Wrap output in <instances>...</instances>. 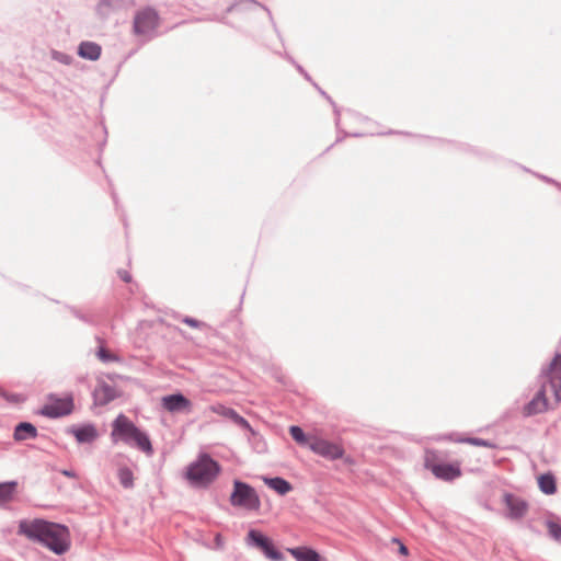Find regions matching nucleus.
<instances>
[{
    "mask_svg": "<svg viewBox=\"0 0 561 561\" xmlns=\"http://www.w3.org/2000/svg\"><path fill=\"white\" fill-rule=\"evenodd\" d=\"M18 534L25 536L31 541L41 543L58 556L68 552L71 546L68 527L45 519L21 520Z\"/></svg>",
    "mask_w": 561,
    "mask_h": 561,
    "instance_id": "nucleus-1",
    "label": "nucleus"
},
{
    "mask_svg": "<svg viewBox=\"0 0 561 561\" xmlns=\"http://www.w3.org/2000/svg\"><path fill=\"white\" fill-rule=\"evenodd\" d=\"M561 401V355H557L545 371V381L535 398L525 405L527 416L554 409Z\"/></svg>",
    "mask_w": 561,
    "mask_h": 561,
    "instance_id": "nucleus-2",
    "label": "nucleus"
},
{
    "mask_svg": "<svg viewBox=\"0 0 561 561\" xmlns=\"http://www.w3.org/2000/svg\"><path fill=\"white\" fill-rule=\"evenodd\" d=\"M111 437L114 443L122 442L147 456L153 455V447L148 434L137 427L125 414H119L113 421Z\"/></svg>",
    "mask_w": 561,
    "mask_h": 561,
    "instance_id": "nucleus-3",
    "label": "nucleus"
},
{
    "mask_svg": "<svg viewBox=\"0 0 561 561\" xmlns=\"http://www.w3.org/2000/svg\"><path fill=\"white\" fill-rule=\"evenodd\" d=\"M220 472V466L209 455L202 454L186 469V478L196 486H207Z\"/></svg>",
    "mask_w": 561,
    "mask_h": 561,
    "instance_id": "nucleus-4",
    "label": "nucleus"
},
{
    "mask_svg": "<svg viewBox=\"0 0 561 561\" xmlns=\"http://www.w3.org/2000/svg\"><path fill=\"white\" fill-rule=\"evenodd\" d=\"M424 465L437 479L444 481H453L461 476L459 461L438 462L435 450L427 449L425 451Z\"/></svg>",
    "mask_w": 561,
    "mask_h": 561,
    "instance_id": "nucleus-5",
    "label": "nucleus"
},
{
    "mask_svg": "<svg viewBox=\"0 0 561 561\" xmlns=\"http://www.w3.org/2000/svg\"><path fill=\"white\" fill-rule=\"evenodd\" d=\"M247 543L259 548L264 556L272 561H285L284 554L275 548L273 541L259 530H249Z\"/></svg>",
    "mask_w": 561,
    "mask_h": 561,
    "instance_id": "nucleus-6",
    "label": "nucleus"
},
{
    "mask_svg": "<svg viewBox=\"0 0 561 561\" xmlns=\"http://www.w3.org/2000/svg\"><path fill=\"white\" fill-rule=\"evenodd\" d=\"M72 396L64 398L50 397L49 401L42 408L41 414L48 417H61L70 414L73 411Z\"/></svg>",
    "mask_w": 561,
    "mask_h": 561,
    "instance_id": "nucleus-7",
    "label": "nucleus"
},
{
    "mask_svg": "<svg viewBox=\"0 0 561 561\" xmlns=\"http://www.w3.org/2000/svg\"><path fill=\"white\" fill-rule=\"evenodd\" d=\"M159 18L153 9L147 8L138 11L134 19V32L144 35L158 26Z\"/></svg>",
    "mask_w": 561,
    "mask_h": 561,
    "instance_id": "nucleus-8",
    "label": "nucleus"
},
{
    "mask_svg": "<svg viewBox=\"0 0 561 561\" xmlns=\"http://www.w3.org/2000/svg\"><path fill=\"white\" fill-rule=\"evenodd\" d=\"M503 503L506 506L504 515L510 519H520L528 511V503L517 493H504Z\"/></svg>",
    "mask_w": 561,
    "mask_h": 561,
    "instance_id": "nucleus-9",
    "label": "nucleus"
},
{
    "mask_svg": "<svg viewBox=\"0 0 561 561\" xmlns=\"http://www.w3.org/2000/svg\"><path fill=\"white\" fill-rule=\"evenodd\" d=\"M309 448L316 454L331 460L342 458L344 455V449L339 444L316 437L310 440Z\"/></svg>",
    "mask_w": 561,
    "mask_h": 561,
    "instance_id": "nucleus-10",
    "label": "nucleus"
},
{
    "mask_svg": "<svg viewBox=\"0 0 561 561\" xmlns=\"http://www.w3.org/2000/svg\"><path fill=\"white\" fill-rule=\"evenodd\" d=\"M230 503L240 513L257 512L261 504L257 493H230Z\"/></svg>",
    "mask_w": 561,
    "mask_h": 561,
    "instance_id": "nucleus-11",
    "label": "nucleus"
},
{
    "mask_svg": "<svg viewBox=\"0 0 561 561\" xmlns=\"http://www.w3.org/2000/svg\"><path fill=\"white\" fill-rule=\"evenodd\" d=\"M191 405V401L180 393L162 398V407L169 412L188 411Z\"/></svg>",
    "mask_w": 561,
    "mask_h": 561,
    "instance_id": "nucleus-12",
    "label": "nucleus"
},
{
    "mask_svg": "<svg viewBox=\"0 0 561 561\" xmlns=\"http://www.w3.org/2000/svg\"><path fill=\"white\" fill-rule=\"evenodd\" d=\"M93 396L99 404L104 405L115 399L116 392L112 386L101 381L94 389Z\"/></svg>",
    "mask_w": 561,
    "mask_h": 561,
    "instance_id": "nucleus-13",
    "label": "nucleus"
},
{
    "mask_svg": "<svg viewBox=\"0 0 561 561\" xmlns=\"http://www.w3.org/2000/svg\"><path fill=\"white\" fill-rule=\"evenodd\" d=\"M296 561H321L320 554L309 547L287 548Z\"/></svg>",
    "mask_w": 561,
    "mask_h": 561,
    "instance_id": "nucleus-14",
    "label": "nucleus"
},
{
    "mask_svg": "<svg viewBox=\"0 0 561 561\" xmlns=\"http://www.w3.org/2000/svg\"><path fill=\"white\" fill-rule=\"evenodd\" d=\"M78 54L82 58L96 60L101 55V46L93 42H82L79 46Z\"/></svg>",
    "mask_w": 561,
    "mask_h": 561,
    "instance_id": "nucleus-15",
    "label": "nucleus"
},
{
    "mask_svg": "<svg viewBox=\"0 0 561 561\" xmlns=\"http://www.w3.org/2000/svg\"><path fill=\"white\" fill-rule=\"evenodd\" d=\"M37 435V430L31 423H20L14 431V438L16 440H25L27 438H35Z\"/></svg>",
    "mask_w": 561,
    "mask_h": 561,
    "instance_id": "nucleus-16",
    "label": "nucleus"
},
{
    "mask_svg": "<svg viewBox=\"0 0 561 561\" xmlns=\"http://www.w3.org/2000/svg\"><path fill=\"white\" fill-rule=\"evenodd\" d=\"M73 434L79 443H90L96 437V430L91 426H83L73 431Z\"/></svg>",
    "mask_w": 561,
    "mask_h": 561,
    "instance_id": "nucleus-17",
    "label": "nucleus"
},
{
    "mask_svg": "<svg viewBox=\"0 0 561 561\" xmlns=\"http://www.w3.org/2000/svg\"><path fill=\"white\" fill-rule=\"evenodd\" d=\"M453 442L456 443H462V444H470L473 446H481V447H488V448H495V444L482 439V438H476V437H463V436H457V437H449Z\"/></svg>",
    "mask_w": 561,
    "mask_h": 561,
    "instance_id": "nucleus-18",
    "label": "nucleus"
},
{
    "mask_svg": "<svg viewBox=\"0 0 561 561\" xmlns=\"http://www.w3.org/2000/svg\"><path fill=\"white\" fill-rule=\"evenodd\" d=\"M265 485L273 491H290L289 482L282 478H263Z\"/></svg>",
    "mask_w": 561,
    "mask_h": 561,
    "instance_id": "nucleus-19",
    "label": "nucleus"
},
{
    "mask_svg": "<svg viewBox=\"0 0 561 561\" xmlns=\"http://www.w3.org/2000/svg\"><path fill=\"white\" fill-rule=\"evenodd\" d=\"M209 410L213 412V413H216L222 417H226V419H229L231 421L234 420V417L237 416V412L231 409V408H228L224 404H215V405H211L209 408Z\"/></svg>",
    "mask_w": 561,
    "mask_h": 561,
    "instance_id": "nucleus-20",
    "label": "nucleus"
},
{
    "mask_svg": "<svg viewBox=\"0 0 561 561\" xmlns=\"http://www.w3.org/2000/svg\"><path fill=\"white\" fill-rule=\"evenodd\" d=\"M540 491H556V481L552 474L546 473L538 478Z\"/></svg>",
    "mask_w": 561,
    "mask_h": 561,
    "instance_id": "nucleus-21",
    "label": "nucleus"
},
{
    "mask_svg": "<svg viewBox=\"0 0 561 561\" xmlns=\"http://www.w3.org/2000/svg\"><path fill=\"white\" fill-rule=\"evenodd\" d=\"M289 433L291 435V437L300 445H309L310 440L312 438H308L306 436V434L304 433V431L297 426V425H293L289 427Z\"/></svg>",
    "mask_w": 561,
    "mask_h": 561,
    "instance_id": "nucleus-22",
    "label": "nucleus"
},
{
    "mask_svg": "<svg viewBox=\"0 0 561 561\" xmlns=\"http://www.w3.org/2000/svg\"><path fill=\"white\" fill-rule=\"evenodd\" d=\"M118 479L121 484L125 489H129L133 486V472L128 468H121L118 471Z\"/></svg>",
    "mask_w": 561,
    "mask_h": 561,
    "instance_id": "nucleus-23",
    "label": "nucleus"
},
{
    "mask_svg": "<svg viewBox=\"0 0 561 561\" xmlns=\"http://www.w3.org/2000/svg\"><path fill=\"white\" fill-rule=\"evenodd\" d=\"M98 357L102 360V362H119V357L113 353H111L108 350L104 348V347H100L99 352H98Z\"/></svg>",
    "mask_w": 561,
    "mask_h": 561,
    "instance_id": "nucleus-24",
    "label": "nucleus"
},
{
    "mask_svg": "<svg viewBox=\"0 0 561 561\" xmlns=\"http://www.w3.org/2000/svg\"><path fill=\"white\" fill-rule=\"evenodd\" d=\"M547 527H548L549 535L552 538H554L557 540L561 539V525L560 524L552 522V520H548Z\"/></svg>",
    "mask_w": 561,
    "mask_h": 561,
    "instance_id": "nucleus-25",
    "label": "nucleus"
},
{
    "mask_svg": "<svg viewBox=\"0 0 561 561\" xmlns=\"http://www.w3.org/2000/svg\"><path fill=\"white\" fill-rule=\"evenodd\" d=\"M232 422L244 430L252 431L250 423L239 414H237Z\"/></svg>",
    "mask_w": 561,
    "mask_h": 561,
    "instance_id": "nucleus-26",
    "label": "nucleus"
},
{
    "mask_svg": "<svg viewBox=\"0 0 561 561\" xmlns=\"http://www.w3.org/2000/svg\"><path fill=\"white\" fill-rule=\"evenodd\" d=\"M14 493H0V507H5L13 500Z\"/></svg>",
    "mask_w": 561,
    "mask_h": 561,
    "instance_id": "nucleus-27",
    "label": "nucleus"
},
{
    "mask_svg": "<svg viewBox=\"0 0 561 561\" xmlns=\"http://www.w3.org/2000/svg\"><path fill=\"white\" fill-rule=\"evenodd\" d=\"M392 542L399 546V553H401L402 556L409 554L407 546L399 538H392Z\"/></svg>",
    "mask_w": 561,
    "mask_h": 561,
    "instance_id": "nucleus-28",
    "label": "nucleus"
},
{
    "mask_svg": "<svg viewBox=\"0 0 561 561\" xmlns=\"http://www.w3.org/2000/svg\"><path fill=\"white\" fill-rule=\"evenodd\" d=\"M234 491H237V492H240V491H253V489L250 485H248V484H245L243 482L236 481L234 482Z\"/></svg>",
    "mask_w": 561,
    "mask_h": 561,
    "instance_id": "nucleus-29",
    "label": "nucleus"
},
{
    "mask_svg": "<svg viewBox=\"0 0 561 561\" xmlns=\"http://www.w3.org/2000/svg\"><path fill=\"white\" fill-rule=\"evenodd\" d=\"M186 324H188L190 327H193V328H197L198 327V321L192 319V318H185L183 320Z\"/></svg>",
    "mask_w": 561,
    "mask_h": 561,
    "instance_id": "nucleus-30",
    "label": "nucleus"
},
{
    "mask_svg": "<svg viewBox=\"0 0 561 561\" xmlns=\"http://www.w3.org/2000/svg\"><path fill=\"white\" fill-rule=\"evenodd\" d=\"M16 486H18L16 482L2 483V484H0V491H3L4 488L14 489Z\"/></svg>",
    "mask_w": 561,
    "mask_h": 561,
    "instance_id": "nucleus-31",
    "label": "nucleus"
},
{
    "mask_svg": "<svg viewBox=\"0 0 561 561\" xmlns=\"http://www.w3.org/2000/svg\"><path fill=\"white\" fill-rule=\"evenodd\" d=\"M119 275L124 282H126V283L130 282V275L127 272H121Z\"/></svg>",
    "mask_w": 561,
    "mask_h": 561,
    "instance_id": "nucleus-32",
    "label": "nucleus"
},
{
    "mask_svg": "<svg viewBox=\"0 0 561 561\" xmlns=\"http://www.w3.org/2000/svg\"><path fill=\"white\" fill-rule=\"evenodd\" d=\"M64 474L68 476V477H72L73 474L69 471H64Z\"/></svg>",
    "mask_w": 561,
    "mask_h": 561,
    "instance_id": "nucleus-33",
    "label": "nucleus"
},
{
    "mask_svg": "<svg viewBox=\"0 0 561 561\" xmlns=\"http://www.w3.org/2000/svg\"><path fill=\"white\" fill-rule=\"evenodd\" d=\"M20 399H21V398H20L19 396H14V397L12 398V400H13V401H19Z\"/></svg>",
    "mask_w": 561,
    "mask_h": 561,
    "instance_id": "nucleus-34",
    "label": "nucleus"
},
{
    "mask_svg": "<svg viewBox=\"0 0 561 561\" xmlns=\"http://www.w3.org/2000/svg\"><path fill=\"white\" fill-rule=\"evenodd\" d=\"M216 540H217L218 542L220 541V535H217Z\"/></svg>",
    "mask_w": 561,
    "mask_h": 561,
    "instance_id": "nucleus-35",
    "label": "nucleus"
}]
</instances>
